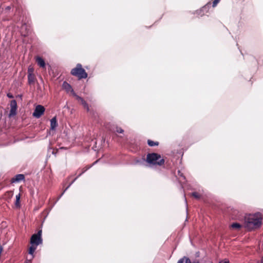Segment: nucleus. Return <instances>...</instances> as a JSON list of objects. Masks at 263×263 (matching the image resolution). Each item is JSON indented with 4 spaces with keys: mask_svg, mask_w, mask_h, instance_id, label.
Masks as SVG:
<instances>
[{
    "mask_svg": "<svg viewBox=\"0 0 263 263\" xmlns=\"http://www.w3.org/2000/svg\"><path fill=\"white\" fill-rule=\"evenodd\" d=\"M8 97H10V98L11 97V96L10 95H8Z\"/></svg>",
    "mask_w": 263,
    "mask_h": 263,
    "instance_id": "b1692460",
    "label": "nucleus"
},
{
    "mask_svg": "<svg viewBox=\"0 0 263 263\" xmlns=\"http://www.w3.org/2000/svg\"><path fill=\"white\" fill-rule=\"evenodd\" d=\"M28 81L29 83L34 82L35 77L33 74H28Z\"/></svg>",
    "mask_w": 263,
    "mask_h": 263,
    "instance_id": "dca6fc26",
    "label": "nucleus"
},
{
    "mask_svg": "<svg viewBox=\"0 0 263 263\" xmlns=\"http://www.w3.org/2000/svg\"><path fill=\"white\" fill-rule=\"evenodd\" d=\"M62 86L63 88L65 90L67 93H69L70 95L72 96H76V93H74L73 89L68 83L64 82Z\"/></svg>",
    "mask_w": 263,
    "mask_h": 263,
    "instance_id": "0eeeda50",
    "label": "nucleus"
},
{
    "mask_svg": "<svg viewBox=\"0 0 263 263\" xmlns=\"http://www.w3.org/2000/svg\"><path fill=\"white\" fill-rule=\"evenodd\" d=\"M219 263H229V261L227 260H224L223 261H220Z\"/></svg>",
    "mask_w": 263,
    "mask_h": 263,
    "instance_id": "4be33fe9",
    "label": "nucleus"
},
{
    "mask_svg": "<svg viewBox=\"0 0 263 263\" xmlns=\"http://www.w3.org/2000/svg\"><path fill=\"white\" fill-rule=\"evenodd\" d=\"M51 128L52 129H54L57 126V122L56 118L54 117L52 118L50 121Z\"/></svg>",
    "mask_w": 263,
    "mask_h": 263,
    "instance_id": "9b49d317",
    "label": "nucleus"
},
{
    "mask_svg": "<svg viewBox=\"0 0 263 263\" xmlns=\"http://www.w3.org/2000/svg\"><path fill=\"white\" fill-rule=\"evenodd\" d=\"M45 109L44 106L41 105H37L33 113V116L39 118L45 112Z\"/></svg>",
    "mask_w": 263,
    "mask_h": 263,
    "instance_id": "39448f33",
    "label": "nucleus"
},
{
    "mask_svg": "<svg viewBox=\"0 0 263 263\" xmlns=\"http://www.w3.org/2000/svg\"><path fill=\"white\" fill-rule=\"evenodd\" d=\"M261 263H263V258L261 260Z\"/></svg>",
    "mask_w": 263,
    "mask_h": 263,
    "instance_id": "5701e85b",
    "label": "nucleus"
},
{
    "mask_svg": "<svg viewBox=\"0 0 263 263\" xmlns=\"http://www.w3.org/2000/svg\"><path fill=\"white\" fill-rule=\"evenodd\" d=\"M146 161L150 165H161L164 162V159L161 158V156L156 153L147 155Z\"/></svg>",
    "mask_w": 263,
    "mask_h": 263,
    "instance_id": "f03ea898",
    "label": "nucleus"
},
{
    "mask_svg": "<svg viewBox=\"0 0 263 263\" xmlns=\"http://www.w3.org/2000/svg\"><path fill=\"white\" fill-rule=\"evenodd\" d=\"M231 227L234 229L239 230L241 228V226L238 223H234L231 225Z\"/></svg>",
    "mask_w": 263,
    "mask_h": 263,
    "instance_id": "f8f14e48",
    "label": "nucleus"
},
{
    "mask_svg": "<svg viewBox=\"0 0 263 263\" xmlns=\"http://www.w3.org/2000/svg\"><path fill=\"white\" fill-rule=\"evenodd\" d=\"M36 246L31 245V246H30L29 249V253L30 254L32 255L33 254L34 252L35 251V250H36Z\"/></svg>",
    "mask_w": 263,
    "mask_h": 263,
    "instance_id": "4468645a",
    "label": "nucleus"
},
{
    "mask_svg": "<svg viewBox=\"0 0 263 263\" xmlns=\"http://www.w3.org/2000/svg\"><path fill=\"white\" fill-rule=\"evenodd\" d=\"M42 231H39L37 234H33L30 239V243L31 245L37 246L39 244L42 243L41 238Z\"/></svg>",
    "mask_w": 263,
    "mask_h": 263,
    "instance_id": "20e7f679",
    "label": "nucleus"
},
{
    "mask_svg": "<svg viewBox=\"0 0 263 263\" xmlns=\"http://www.w3.org/2000/svg\"><path fill=\"white\" fill-rule=\"evenodd\" d=\"M21 196L20 194H18L16 196V201H15V206L16 207H20V200Z\"/></svg>",
    "mask_w": 263,
    "mask_h": 263,
    "instance_id": "2eb2a0df",
    "label": "nucleus"
},
{
    "mask_svg": "<svg viewBox=\"0 0 263 263\" xmlns=\"http://www.w3.org/2000/svg\"><path fill=\"white\" fill-rule=\"evenodd\" d=\"M220 0H215L213 2V7H215L217 4L219 3Z\"/></svg>",
    "mask_w": 263,
    "mask_h": 263,
    "instance_id": "412c9836",
    "label": "nucleus"
},
{
    "mask_svg": "<svg viewBox=\"0 0 263 263\" xmlns=\"http://www.w3.org/2000/svg\"><path fill=\"white\" fill-rule=\"evenodd\" d=\"M10 111L9 115L10 117L14 116L16 114L17 104L15 100H12L10 102Z\"/></svg>",
    "mask_w": 263,
    "mask_h": 263,
    "instance_id": "423d86ee",
    "label": "nucleus"
},
{
    "mask_svg": "<svg viewBox=\"0 0 263 263\" xmlns=\"http://www.w3.org/2000/svg\"><path fill=\"white\" fill-rule=\"evenodd\" d=\"M71 73L72 75L78 77L79 79L86 78L87 77V74L85 70L82 68L80 64H78L76 67L72 69Z\"/></svg>",
    "mask_w": 263,
    "mask_h": 263,
    "instance_id": "7ed1b4c3",
    "label": "nucleus"
},
{
    "mask_svg": "<svg viewBox=\"0 0 263 263\" xmlns=\"http://www.w3.org/2000/svg\"><path fill=\"white\" fill-rule=\"evenodd\" d=\"M28 74H33V72L34 69L32 67L29 66L28 68Z\"/></svg>",
    "mask_w": 263,
    "mask_h": 263,
    "instance_id": "6ab92c4d",
    "label": "nucleus"
},
{
    "mask_svg": "<svg viewBox=\"0 0 263 263\" xmlns=\"http://www.w3.org/2000/svg\"><path fill=\"white\" fill-rule=\"evenodd\" d=\"M36 61L38 65H39L42 67H44L45 65V63L44 61L42 58L39 57H37L36 58Z\"/></svg>",
    "mask_w": 263,
    "mask_h": 263,
    "instance_id": "9d476101",
    "label": "nucleus"
},
{
    "mask_svg": "<svg viewBox=\"0 0 263 263\" xmlns=\"http://www.w3.org/2000/svg\"><path fill=\"white\" fill-rule=\"evenodd\" d=\"M192 196H193L194 197H195V198H197V199H198V198H200V195H199V194L198 193H196V192H195V193H192Z\"/></svg>",
    "mask_w": 263,
    "mask_h": 263,
    "instance_id": "aec40b11",
    "label": "nucleus"
},
{
    "mask_svg": "<svg viewBox=\"0 0 263 263\" xmlns=\"http://www.w3.org/2000/svg\"><path fill=\"white\" fill-rule=\"evenodd\" d=\"M177 263H191L190 259L186 257L180 259Z\"/></svg>",
    "mask_w": 263,
    "mask_h": 263,
    "instance_id": "ddd939ff",
    "label": "nucleus"
},
{
    "mask_svg": "<svg viewBox=\"0 0 263 263\" xmlns=\"http://www.w3.org/2000/svg\"><path fill=\"white\" fill-rule=\"evenodd\" d=\"M73 97H76V98L78 100V101L81 104H82L85 108H86L87 110H89L88 104H87L86 101L83 98L77 96L76 94V96H74Z\"/></svg>",
    "mask_w": 263,
    "mask_h": 263,
    "instance_id": "6e6552de",
    "label": "nucleus"
},
{
    "mask_svg": "<svg viewBox=\"0 0 263 263\" xmlns=\"http://www.w3.org/2000/svg\"><path fill=\"white\" fill-rule=\"evenodd\" d=\"M116 132L118 133H123L124 130L121 127H117Z\"/></svg>",
    "mask_w": 263,
    "mask_h": 263,
    "instance_id": "a211bd4d",
    "label": "nucleus"
},
{
    "mask_svg": "<svg viewBox=\"0 0 263 263\" xmlns=\"http://www.w3.org/2000/svg\"><path fill=\"white\" fill-rule=\"evenodd\" d=\"M148 144L151 146H155V145H158V142H154V141H151V140H148Z\"/></svg>",
    "mask_w": 263,
    "mask_h": 263,
    "instance_id": "f3484780",
    "label": "nucleus"
},
{
    "mask_svg": "<svg viewBox=\"0 0 263 263\" xmlns=\"http://www.w3.org/2000/svg\"><path fill=\"white\" fill-rule=\"evenodd\" d=\"M261 215L258 213L247 215L245 217V227L250 230L257 229L261 224Z\"/></svg>",
    "mask_w": 263,
    "mask_h": 263,
    "instance_id": "f257e3e1",
    "label": "nucleus"
},
{
    "mask_svg": "<svg viewBox=\"0 0 263 263\" xmlns=\"http://www.w3.org/2000/svg\"><path fill=\"white\" fill-rule=\"evenodd\" d=\"M24 179V176L22 174H18L12 178V182H18Z\"/></svg>",
    "mask_w": 263,
    "mask_h": 263,
    "instance_id": "1a4fd4ad",
    "label": "nucleus"
}]
</instances>
